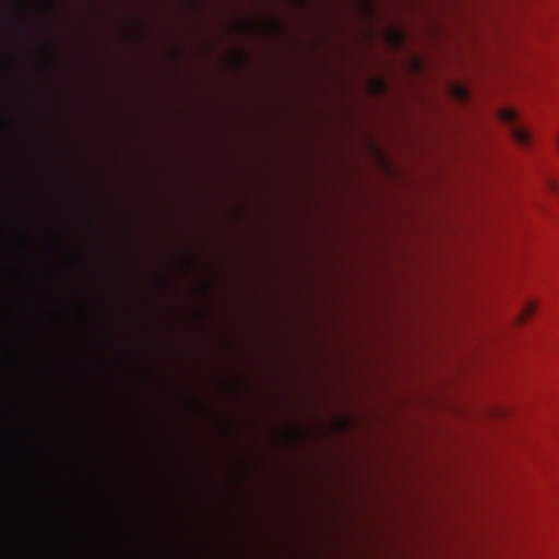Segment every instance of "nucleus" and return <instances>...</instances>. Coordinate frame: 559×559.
Instances as JSON below:
<instances>
[{"mask_svg": "<svg viewBox=\"0 0 559 559\" xmlns=\"http://www.w3.org/2000/svg\"><path fill=\"white\" fill-rule=\"evenodd\" d=\"M300 4H304L307 0H297Z\"/></svg>", "mask_w": 559, "mask_h": 559, "instance_id": "nucleus-15", "label": "nucleus"}, {"mask_svg": "<svg viewBox=\"0 0 559 559\" xmlns=\"http://www.w3.org/2000/svg\"><path fill=\"white\" fill-rule=\"evenodd\" d=\"M454 94L461 100H466L468 97V93H467L466 88H464L463 86H455Z\"/></svg>", "mask_w": 559, "mask_h": 559, "instance_id": "nucleus-3", "label": "nucleus"}, {"mask_svg": "<svg viewBox=\"0 0 559 559\" xmlns=\"http://www.w3.org/2000/svg\"><path fill=\"white\" fill-rule=\"evenodd\" d=\"M47 4H48L49 9H52L55 5V0H47Z\"/></svg>", "mask_w": 559, "mask_h": 559, "instance_id": "nucleus-11", "label": "nucleus"}, {"mask_svg": "<svg viewBox=\"0 0 559 559\" xmlns=\"http://www.w3.org/2000/svg\"><path fill=\"white\" fill-rule=\"evenodd\" d=\"M19 5L22 10L26 9V0H19Z\"/></svg>", "mask_w": 559, "mask_h": 559, "instance_id": "nucleus-9", "label": "nucleus"}, {"mask_svg": "<svg viewBox=\"0 0 559 559\" xmlns=\"http://www.w3.org/2000/svg\"><path fill=\"white\" fill-rule=\"evenodd\" d=\"M245 61V57L242 53L238 52L235 57V62L237 67H240Z\"/></svg>", "mask_w": 559, "mask_h": 559, "instance_id": "nucleus-7", "label": "nucleus"}, {"mask_svg": "<svg viewBox=\"0 0 559 559\" xmlns=\"http://www.w3.org/2000/svg\"><path fill=\"white\" fill-rule=\"evenodd\" d=\"M265 27L267 33H275L280 29L281 24L276 19H273L272 21H270V23H267Z\"/></svg>", "mask_w": 559, "mask_h": 559, "instance_id": "nucleus-4", "label": "nucleus"}, {"mask_svg": "<svg viewBox=\"0 0 559 559\" xmlns=\"http://www.w3.org/2000/svg\"><path fill=\"white\" fill-rule=\"evenodd\" d=\"M546 187L548 189L549 192H556L557 191V182L551 179V178H548L547 181H546Z\"/></svg>", "mask_w": 559, "mask_h": 559, "instance_id": "nucleus-5", "label": "nucleus"}, {"mask_svg": "<svg viewBox=\"0 0 559 559\" xmlns=\"http://www.w3.org/2000/svg\"><path fill=\"white\" fill-rule=\"evenodd\" d=\"M395 36H396V40H397V41H399V40H401V35H400L399 33H396V35H395Z\"/></svg>", "mask_w": 559, "mask_h": 559, "instance_id": "nucleus-14", "label": "nucleus"}, {"mask_svg": "<svg viewBox=\"0 0 559 559\" xmlns=\"http://www.w3.org/2000/svg\"><path fill=\"white\" fill-rule=\"evenodd\" d=\"M1 64H2V68L4 69V71H7V72L10 71L13 66L12 61H2Z\"/></svg>", "mask_w": 559, "mask_h": 559, "instance_id": "nucleus-8", "label": "nucleus"}, {"mask_svg": "<svg viewBox=\"0 0 559 559\" xmlns=\"http://www.w3.org/2000/svg\"><path fill=\"white\" fill-rule=\"evenodd\" d=\"M372 84L374 85L377 92H382L385 90V84L381 80H374Z\"/></svg>", "mask_w": 559, "mask_h": 559, "instance_id": "nucleus-6", "label": "nucleus"}, {"mask_svg": "<svg viewBox=\"0 0 559 559\" xmlns=\"http://www.w3.org/2000/svg\"><path fill=\"white\" fill-rule=\"evenodd\" d=\"M500 119L509 126L514 141L521 146H527L531 142V133L516 122L518 114L511 108H504L499 112Z\"/></svg>", "mask_w": 559, "mask_h": 559, "instance_id": "nucleus-1", "label": "nucleus"}, {"mask_svg": "<svg viewBox=\"0 0 559 559\" xmlns=\"http://www.w3.org/2000/svg\"><path fill=\"white\" fill-rule=\"evenodd\" d=\"M536 309V304L534 301H528L525 307L523 308L520 317H519V321L520 322H524L530 316L533 314V312L535 311Z\"/></svg>", "mask_w": 559, "mask_h": 559, "instance_id": "nucleus-2", "label": "nucleus"}, {"mask_svg": "<svg viewBox=\"0 0 559 559\" xmlns=\"http://www.w3.org/2000/svg\"><path fill=\"white\" fill-rule=\"evenodd\" d=\"M366 2H367V5L369 7V0H366Z\"/></svg>", "mask_w": 559, "mask_h": 559, "instance_id": "nucleus-16", "label": "nucleus"}, {"mask_svg": "<svg viewBox=\"0 0 559 559\" xmlns=\"http://www.w3.org/2000/svg\"><path fill=\"white\" fill-rule=\"evenodd\" d=\"M254 25L252 23H247L245 25H241V28H247V29H253Z\"/></svg>", "mask_w": 559, "mask_h": 559, "instance_id": "nucleus-10", "label": "nucleus"}, {"mask_svg": "<svg viewBox=\"0 0 559 559\" xmlns=\"http://www.w3.org/2000/svg\"><path fill=\"white\" fill-rule=\"evenodd\" d=\"M286 437L290 439V438H292V437H294V436H293V433H292V432H287V433H286Z\"/></svg>", "mask_w": 559, "mask_h": 559, "instance_id": "nucleus-13", "label": "nucleus"}, {"mask_svg": "<svg viewBox=\"0 0 559 559\" xmlns=\"http://www.w3.org/2000/svg\"><path fill=\"white\" fill-rule=\"evenodd\" d=\"M44 62L45 63L48 62V51L47 50L44 51Z\"/></svg>", "mask_w": 559, "mask_h": 559, "instance_id": "nucleus-12", "label": "nucleus"}]
</instances>
